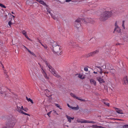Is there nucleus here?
<instances>
[{
  "label": "nucleus",
  "mask_w": 128,
  "mask_h": 128,
  "mask_svg": "<svg viewBox=\"0 0 128 128\" xmlns=\"http://www.w3.org/2000/svg\"><path fill=\"white\" fill-rule=\"evenodd\" d=\"M111 15V12L110 11H105L100 14L99 20L102 21H105Z\"/></svg>",
  "instance_id": "f257e3e1"
},
{
  "label": "nucleus",
  "mask_w": 128,
  "mask_h": 128,
  "mask_svg": "<svg viewBox=\"0 0 128 128\" xmlns=\"http://www.w3.org/2000/svg\"><path fill=\"white\" fill-rule=\"evenodd\" d=\"M52 46L54 52L58 55H61L62 54V52L60 49V47L59 45H56L54 47V45H53Z\"/></svg>",
  "instance_id": "f03ea898"
},
{
  "label": "nucleus",
  "mask_w": 128,
  "mask_h": 128,
  "mask_svg": "<svg viewBox=\"0 0 128 128\" xmlns=\"http://www.w3.org/2000/svg\"><path fill=\"white\" fill-rule=\"evenodd\" d=\"M15 124L14 123L11 121V120H8L6 124L2 128H11L13 127Z\"/></svg>",
  "instance_id": "7ed1b4c3"
},
{
  "label": "nucleus",
  "mask_w": 128,
  "mask_h": 128,
  "mask_svg": "<svg viewBox=\"0 0 128 128\" xmlns=\"http://www.w3.org/2000/svg\"><path fill=\"white\" fill-rule=\"evenodd\" d=\"M82 18H77L75 21L74 23V26L77 28L78 30L81 27V23L82 22Z\"/></svg>",
  "instance_id": "20e7f679"
},
{
  "label": "nucleus",
  "mask_w": 128,
  "mask_h": 128,
  "mask_svg": "<svg viewBox=\"0 0 128 128\" xmlns=\"http://www.w3.org/2000/svg\"><path fill=\"white\" fill-rule=\"evenodd\" d=\"M82 22L85 24H86L88 23H93L94 22V20L91 18H82Z\"/></svg>",
  "instance_id": "39448f33"
},
{
  "label": "nucleus",
  "mask_w": 128,
  "mask_h": 128,
  "mask_svg": "<svg viewBox=\"0 0 128 128\" xmlns=\"http://www.w3.org/2000/svg\"><path fill=\"white\" fill-rule=\"evenodd\" d=\"M15 110L18 112L19 113H22V114H24L25 115H28L29 116H30V115L26 113L23 112L22 110V108L19 106H17L15 108Z\"/></svg>",
  "instance_id": "423d86ee"
},
{
  "label": "nucleus",
  "mask_w": 128,
  "mask_h": 128,
  "mask_svg": "<svg viewBox=\"0 0 128 128\" xmlns=\"http://www.w3.org/2000/svg\"><path fill=\"white\" fill-rule=\"evenodd\" d=\"M68 44L70 47L72 48L74 47L76 44L72 40H70L68 42Z\"/></svg>",
  "instance_id": "0eeeda50"
},
{
  "label": "nucleus",
  "mask_w": 128,
  "mask_h": 128,
  "mask_svg": "<svg viewBox=\"0 0 128 128\" xmlns=\"http://www.w3.org/2000/svg\"><path fill=\"white\" fill-rule=\"evenodd\" d=\"M70 95L74 98H76L79 100H80L81 101H83L84 102H85L86 101V100L84 99H81L80 98H79L78 97H77L74 94H73L72 93H70Z\"/></svg>",
  "instance_id": "6e6552de"
},
{
  "label": "nucleus",
  "mask_w": 128,
  "mask_h": 128,
  "mask_svg": "<svg viewBox=\"0 0 128 128\" xmlns=\"http://www.w3.org/2000/svg\"><path fill=\"white\" fill-rule=\"evenodd\" d=\"M99 52L98 50H96L94 51L90 52L89 53L90 56H94L96 54L98 53Z\"/></svg>",
  "instance_id": "1a4fd4ad"
},
{
  "label": "nucleus",
  "mask_w": 128,
  "mask_h": 128,
  "mask_svg": "<svg viewBox=\"0 0 128 128\" xmlns=\"http://www.w3.org/2000/svg\"><path fill=\"white\" fill-rule=\"evenodd\" d=\"M96 79L100 83H104L105 82V81L101 77H97Z\"/></svg>",
  "instance_id": "9d476101"
},
{
  "label": "nucleus",
  "mask_w": 128,
  "mask_h": 128,
  "mask_svg": "<svg viewBox=\"0 0 128 128\" xmlns=\"http://www.w3.org/2000/svg\"><path fill=\"white\" fill-rule=\"evenodd\" d=\"M124 83L123 84L127 85L128 84V80L127 76H126L124 78Z\"/></svg>",
  "instance_id": "9b49d317"
},
{
  "label": "nucleus",
  "mask_w": 128,
  "mask_h": 128,
  "mask_svg": "<svg viewBox=\"0 0 128 128\" xmlns=\"http://www.w3.org/2000/svg\"><path fill=\"white\" fill-rule=\"evenodd\" d=\"M66 116L68 120V121L70 123L71 122V119L73 120L74 119V117L72 118L70 116H68L67 115H66Z\"/></svg>",
  "instance_id": "f8f14e48"
},
{
  "label": "nucleus",
  "mask_w": 128,
  "mask_h": 128,
  "mask_svg": "<svg viewBox=\"0 0 128 128\" xmlns=\"http://www.w3.org/2000/svg\"><path fill=\"white\" fill-rule=\"evenodd\" d=\"M90 82L91 84H93L94 86L96 84V81L92 78H91L90 80Z\"/></svg>",
  "instance_id": "ddd939ff"
},
{
  "label": "nucleus",
  "mask_w": 128,
  "mask_h": 128,
  "mask_svg": "<svg viewBox=\"0 0 128 128\" xmlns=\"http://www.w3.org/2000/svg\"><path fill=\"white\" fill-rule=\"evenodd\" d=\"M110 65L109 64H106L104 66V69H107L108 70H110L111 68L110 67Z\"/></svg>",
  "instance_id": "4468645a"
},
{
  "label": "nucleus",
  "mask_w": 128,
  "mask_h": 128,
  "mask_svg": "<svg viewBox=\"0 0 128 128\" xmlns=\"http://www.w3.org/2000/svg\"><path fill=\"white\" fill-rule=\"evenodd\" d=\"M123 39L124 41L128 42V34L124 35V36Z\"/></svg>",
  "instance_id": "2eb2a0df"
},
{
  "label": "nucleus",
  "mask_w": 128,
  "mask_h": 128,
  "mask_svg": "<svg viewBox=\"0 0 128 128\" xmlns=\"http://www.w3.org/2000/svg\"><path fill=\"white\" fill-rule=\"evenodd\" d=\"M115 31L117 32L120 33V29L118 27L115 28L114 32Z\"/></svg>",
  "instance_id": "dca6fc26"
},
{
  "label": "nucleus",
  "mask_w": 128,
  "mask_h": 128,
  "mask_svg": "<svg viewBox=\"0 0 128 128\" xmlns=\"http://www.w3.org/2000/svg\"><path fill=\"white\" fill-rule=\"evenodd\" d=\"M77 121L78 122H81V123H86V120H85L81 119V120L78 119Z\"/></svg>",
  "instance_id": "f3484780"
},
{
  "label": "nucleus",
  "mask_w": 128,
  "mask_h": 128,
  "mask_svg": "<svg viewBox=\"0 0 128 128\" xmlns=\"http://www.w3.org/2000/svg\"><path fill=\"white\" fill-rule=\"evenodd\" d=\"M92 127L94 128H104L101 126H98L96 125H93Z\"/></svg>",
  "instance_id": "a211bd4d"
},
{
  "label": "nucleus",
  "mask_w": 128,
  "mask_h": 128,
  "mask_svg": "<svg viewBox=\"0 0 128 128\" xmlns=\"http://www.w3.org/2000/svg\"><path fill=\"white\" fill-rule=\"evenodd\" d=\"M95 67L98 68H99V69L100 70V71H99V72H100V74H101L103 72V71L102 70V68H101L99 66H96Z\"/></svg>",
  "instance_id": "6ab92c4d"
},
{
  "label": "nucleus",
  "mask_w": 128,
  "mask_h": 128,
  "mask_svg": "<svg viewBox=\"0 0 128 128\" xmlns=\"http://www.w3.org/2000/svg\"><path fill=\"white\" fill-rule=\"evenodd\" d=\"M116 112L120 114H123V113L122 112V110H120L119 109L117 108H116Z\"/></svg>",
  "instance_id": "aec40b11"
},
{
  "label": "nucleus",
  "mask_w": 128,
  "mask_h": 128,
  "mask_svg": "<svg viewBox=\"0 0 128 128\" xmlns=\"http://www.w3.org/2000/svg\"><path fill=\"white\" fill-rule=\"evenodd\" d=\"M71 108L73 110H77L79 109V107L78 105H77L76 107H72Z\"/></svg>",
  "instance_id": "412c9836"
},
{
  "label": "nucleus",
  "mask_w": 128,
  "mask_h": 128,
  "mask_svg": "<svg viewBox=\"0 0 128 128\" xmlns=\"http://www.w3.org/2000/svg\"><path fill=\"white\" fill-rule=\"evenodd\" d=\"M26 98L28 101L30 102L32 104H33L34 103V102L32 101V100H31L30 98H28L26 96Z\"/></svg>",
  "instance_id": "4be33fe9"
},
{
  "label": "nucleus",
  "mask_w": 128,
  "mask_h": 128,
  "mask_svg": "<svg viewBox=\"0 0 128 128\" xmlns=\"http://www.w3.org/2000/svg\"><path fill=\"white\" fill-rule=\"evenodd\" d=\"M54 75L57 78H59L60 77V75L56 73L55 71L52 74Z\"/></svg>",
  "instance_id": "5701e85b"
},
{
  "label": "nucleus",
  "mask_w": 128,
  "mask_h": 128,
  "mask_svg": "<svg viewBox=\"0 0 128 128\" xmlns=\"http://www.w3.org/2000/svg\"><path fill=\"white\" fill-rule=\"evenodd\" d=\"M40 4H42L44 6H46V7H48V6L46 4V3H45L42 0L40 3Z\"/></svg>",
  "instance_id": "b1692460"
},
{
  "label": "nucleus",
  "mask_w": 128,
  "mask_h": 128,
  "mask_svg": "<svg viewBox=\"0 0 128 128\" xmlns=\"http://www.w3.org/2000/svg\"><path fill=\"white\" fill-rule=\"evenodd\" d=\"M92 123L94 124H96V122H94L92 121H89V120H86V123Z\"/></svg>",
  "instance_id": "393cba45"
},
{
  "label": "nucleus",
  "mask_w": 128,
  "mask_h": 128,
  "mask_svg": "<svg viewBox=\"0 0 128 128\" xmlns=\"http://www.w3.org/2000/svg\"><path fill=\"white\" fill-rule=\"evenodd\" d=\"M49 70L52 74L55 71L53 68L51 69H50Z\"/></svg>",
  "instance_id": "a878e982"
},
{
  "label": "nucleus",
  "mask_w": 128,
  "mask_h": 128,
  "mask_svg": "<svg viewBox=\"0 0 128 128\" xmlns=\"http://www.w3.org/2000/svg\"><path fill=\"white\" fill-rule=\"evenodd\" d=\"M50 92V91L47 89L45 90H44V92L46 96H47L46 93H48Z\"/></svg>",
  "instance_id": "bb28decb"
},
{
  "label": "nucleus",
  "mask_w": 128,
  "mask_h": 128,
  "mask_svg": "<svg viewBox=\"0 0 128 128\" xmlns=\"http://www.w3.org/2000/svg\"><path fill=\"white\" fill-rule=\"evenodd\" d=\"M16 106H19L21 108H22V109H23V106H22L19 103L17 104Z\"/></svg>",
  "instance_id": "cd10ccee"
},
{
  "label": "nucleus",
  "mask_w": 128,
  "mask_h": 128,
  "mask_svg": "<svg viewBox=\"0 0 128 128\" xmlns=\"http://www.w3.org/2000/svg\"><path fill=\"white\" fill-rule=\"evenodd\" d=\"M43 75L46 79H47L48 80L49 79V77L47 76L46 73H44V74Z\"/></svg>",
  "instance_id": "c85d7f7f"
},
{
  "label": "nucleus",
  "mask_w": 128,
  "mask_h": 128,
  "mask_svg": "<svg viewBox=\"0 0 128 128\" xmlns=\"http://www.w3.org/2000/svg\"><path fill=\"white\" fill-rule=\"evenodd\" d=\"M110 72L112 73V74H114L115 72V70L114 69H110Z\"/></svg>",
  "instance_id": "c756f323"
},
{
  "label": "nucleus",
  "mask_w": 128,
  "mask_h": 128,
  "mask_svg": "<svg viewBox=\"0 0 128 128\" xmlns=\"http://www.w3.org/2000/svg\"><path fill=\"white\" fill-rule=\"evenodd\" d=\"M51 16H52V17L55 20H56L57 19V18L56 16H55L53 15L52 14Z\"/></svg>",
  "instance_id": "7c9ffc66"
},
{
  "label": "nucleus",
  "mask_w": 128,
  "mask_h": 128,
  "mask_svg": "<svg viewBox=\"0 0 128 128\" xmlns=\"http://www.w3.org/2000/svg\"><path fill=\"white\" fill-rule=\"evenodd\" d=\"M22 34L24 35L25 36L26 35V32L24 30H23L22 32Z\"/></svg>",
  "instance_id": "2f4dec72"
},
{
  "label": "nucleus",
  "mask_w": 128,
  "mask_h": 128,
  "mask_svg": "<svg viewBox=\"0 0 128 128\" xmlns=\"http://www.w3.org/2000/svg\"><path fill=\"white\" fill-rule=\"evenodd\" d=\"M85 57L86 58H88L90 57L89 53L85 55Z\"/></svg>",
  "instance_id": "473e14b6"
},
{
  "label": "nucleus",
  "mask_w": 128,
  "mask_h": 128,
  "mask_svg": "<svg viewBox=\"0 0 128 128\" xmlns=\"http://www.w3.org/2000/svg\"><path fill=\"white\" fill-rule=\"evenodd\" d=\"M46 9H47V11L48 12V13L51 15H52V13H51V12L50 11V10L48 9V8H46Z\"/></svg>",
  "instance_id": "72a5a7b5"
},
{
  "label": "nucleus",
  "mask_w": 128,
  "mask_h": 128,
  "mask_svg": "<svg viewBox=\"0 0 128 128\" xmlns=\"http://www.w3.org/2000/svg\"><path fill=\"white\" fill-rule=\"evenodd\" d=\"M0 6L2 8H6V6H5L4 5L1 3H0Z\"/></svg>",
  "instance_id": "f704fd0d"
},
{
  "label": "nucleus",
  "mask_w": 128,
  "mask_h": 128,
  "mask_svg": "<svg viewBox=\"0 0 128 128\" xmlns=\"http://www.w3.org/2000/svg\"><path fill=\"white\" fill-rule=\"evenodd\" d=\"M123 128H128V124H125L123 126Z\"/></svg>",
  "instance_id": "c9c22d12"
},
{
  "label": "nucleus",
  "mask_w": 128,
  "mask_h": 128,
  "mask_svg": "<svg viewBox=\"0 0 128 128\" xmlns=\"http://www.w3.org/2000/svg\"><path fill=\"white\" fill-rule=\"evenodd\" d=\"M115 28H117V27H118V26L117 25V21H116L115 22Z\"/></svg>",
  "instance_id": "e433bc0d"
},
{
  "label": "nucleus",
  "mask_w": 128,
  "mask_h": 128,
  "mask_svg": "<svg viewBox=\"0 0 128 128\" xmlns=\"http://www.w3.org/2000/svg\"><path fill=\"white\" fill-rule=\"evenodd\" d=\"M22 110H23L25 111L26 112L28 110V109L27 108H23V109H22Z\"/></svg>",
  "instance_id": "4c0bfd02"
},
{
  "label": "nucleus",
  "mask_w": 128,
  "mask_h": 128,
  "mask_svg": "<svg viewBox=\"0 0 128 128\" xmlns=\"http://www.w3.org/2000/svg\"><path fill=\"white\" fill-rule=\"evenodd\" d=\"M5 76L6 77V78L8 79V76L7 74H4Z\"/></svg>",
  "instance_id": "58836bf2"
},
{
  "label": "nucleus",
  "mask_w": 128,
  "mask_h": 128,
  "mask_svg": "<svg viewBox=\"0 0 128 128\" xmlns=\"http://www.w3.org/2000/svg\"><path fill=\"white\" fill-rule=\"evenodd\" d=\"M123 44V43L122 42V43H117L116 44L117 45H120L122 44Z\"/></svg>",
  "instance_id": "ea45409f"
},
{
  "label": "nucleus",
  "mask_w": 128,
  "mask_h": 128,
  "mask_svg": "<svg viewBox=\"0 0 128 128\" xmlns=\"http://www.w3.org/2000/svg\"><path fill=\"white\" fill-rule=\"evenodd\" d=\"M4 70V74H7V72H6V70Z\"/></svg>",
  "instance_id": "a19ab883"
},
{
  "label": "nucleus",
  "mask_w": 128,
  "mask_h": 128,
  "mask_svg": "<svg viewBox=\"0 0 128 128\" xmlns=\"http://www.w3.org/2000/svg\"><path fill=\"white\" fill-rule=\"evenodd\" d=\"M8 24L10 26H11V25L12 24V22L10 21L8 22Z\"/></svg>",
  "instance_id": "79ce46f5"
},
{
  "label": "nucleus",
  "mask_w": 128,
  "mask_h": 128,
  "mask_svg": "<svg viewBox=\"0 0 128 128\" xmlns=\"http://www.w3.org/2000/svg\"><path fill=\"white\" fill-rule=\"evenodd\" d=\"M84 70L86 72H87L88 71V69L87 68H84Z\"/></svg>",
  "instance_id": "37998d69"
},
{
  "label": "nucleus",
  "mask_w": 128,
  "mask_h": 128,
  "mask_svg": "<svg viewBox=\"0 0 128 128\" xmlns=\"http://www.w3.org/2000/svg\"><path fill=\"white\" fill-rule=\"evenodd\" d=\"M48 66L50 69H51V68H53L49 64L48 65Z\"/></svg>",
  "instance_id": "c03bdc74"
},
{
  "label": "nucleus",
  "mask_w": 128,
  "mask_h": 128,
  "mask_svg": "<svg viewBox=\"0 0 128 128\" xmlns=\"http://www.w3.org/2000/svg\"><path fill=\"white\" fill-rule=\"evenodd\" d=\"M51 111H50L49 112H48V113L47 114L48 116L49 117H50V114H51Z\"/></svg>",
  "instance_id": "a18cd8bd"
},
{
  "label": "nucleus",
  "mask_w": 128,
  "mask_h": 128,
  "mask_svg": "<svg viewBox=\"0 0 128 128\" xmlns=\"http://www.w3.org/2000/svg\"><path fill=\"white\" fill-rule=\"evenodd\" d=\"M5 93V91H4L3 92L0 91V93L1 94H3Z\"/></svg>",
  "instance_id": "49530a36"
},
{
  "label": "nucleus",
  "mask_w": 128,
  "mask_h": 128,
  "mask_svg": "<svg viewBox=\"0 0 128 128\" xmlns=\"http://www.w3.org/2000/svg\"><path fill=\"white\" fill-rule=\"evenodd\" d=\"M31 54L32 55L35 56V57H36V55L34 53L32 52V53H31Z\"/></svg>",
  "instance_id": "de8ad7c7"
},
{
  "label": "nucleus",
  "mask_w": 128,
  "mask_h": 128,
  "mask_svg": "<svg viewBox=\"0 0 128 128\" xmlns=\"http://www.w3.org/2000/svg\"><path fill=\"white\" fill-rule=\"evenodd\" d=\"M26 38L28 40H30V39L27 36V35H26L25 36Z\"/></svg>",
  "instance_id": "09e8293b"
},
{
  "label": "nucleus",
  "mask_w": 128,
  "mask_h": 128,
  "mask_svg": "<svg viewBox=\"0 0 128 128\" xmlns=\"http://www.w3.org/2000/svg\"><path fill=\"white\" fill-rule=\"evenodd\" d=\"M42 72L43 74H44V73H46V72H45V71L44 70L42 69Z\"/></svg>",
  "instance_id": "8fccbe9b"
},
{
  "label": "nucleus",
  "mask_w": 128,
  "mask_h": 128,
  "mask_svg": "<svg viewBox=\"0 0 128 128\" xmlns=\"http://www.w3.org/2000/svg\"><path fill=\"white\" fill-rule=\"evenodd\" d=\"M82 76L81 75H79L78 76V77L80 78H82V79H83L84 78H82Z\"/></svg>",
  "instance_id": "3c124183"
},
{
  "label": "nucleus",
  "mask_w": 128,
  "mask_h": 128,
  "mask_svg": "<svg viewBox=\"0 0 128 128\" xmlns=\"http://www.w3.org/2000/svg\"><path fill=\"white\" fill-rule=\"evenodd\" d=\"M55 105L58 108H59L60 107V106L58 104H56Z\"/></svg>",
  "instance_id": "603ef678"
},
{
  "label": "nucleus",
  "mask_w": 128,
  "mask_h": 128,
  "mask_svg": "<svg viewBox=\"0 0 128 128\" xmlns=\"http://www.w3.org/2000/svg\"><path fill=\"white\" fill-rule=\"evenodd\" d=\"M103 72L105 74L106 73L107 74H108V72H106V71L105 72H104V70H103Z\"/></svg>",
  "instance_id": "864d4df0"
},
{
  "label": "nucleus",
  "mask_w": 128,
  "mask_h": 128,
  "mask_svg": "<svg viewBox=\"0 0 128 128\" xmlns=\"http://www.w3.org/2000/svg\"><path fill=\"white\" fill-rule=\"evenodd\" d=\"M26 49L28 51V52H31L30 51V50L28 48H26Z\"/></svg>",
  "instance_id": "5fc2aeb1"
},
{
  "label": "nucleus",
  "mask_w": 128,
  "mask_h": 128,
  "mask_svg": "<svg viewBox=\"0 0 128 128\" xmlns=\"http://www.w3.org/2000/svg\"><path fill=\"white\" fill-rule=\"evenodd\" d=\"M67 105L68 107L71 108V107H72V106H70L68 104H67Z\"/></svg>",
  "instance_id": "6e6d98bb"
},
{
  "label": "nucleus",
  "mask_w": 128,
  "mask_h": 128,
  "mask_svg": "<svg viewBox=\"0 0 128 128\" xmlns=\"http://www.w3.org/2000/svg\"><path fill=\"white\" fill-rule=\"evenodd\" d=\"M72 0H66V2H69L71 1Z\"/></svg>",
  "instance_id": "4d7b16f0"
},
{
  "label": "nucleus",
  "mask_w": 128,
  "mask_h": 128,
  "mask_svg": "<svg viewBox=\"0 0 128 128\" xmlns=\"http://www.w3.org/2000/svg\"><path fill=\"white\" fill-rule=\"evenodd\" d=\"M38 2L40 3L42 0H36Z\"/></svg>",
  "instance_id": "13d9d810"
},
{
  "label": "nucleus",
  "mask_w": 128,
  "mask_h": 128,
  "mask_svg": "<svg viewBox=\"0 0 128 128\" xmlns=\"http://www.w3.org/2000/svg\"><path fill=\"white\" fill-rule=\"evenodd\" d=\"M122 26L123 27L124 29H125V27L124 26V24H122Z\"/></svg>",
  "instance_id": "bf43d9fd"
},
{
  "label": "nucleus",
  "mask_w": 128,
  "mask_h": 128,
  "mask_svg": "<svg viewBox=\"0 0 128 128\" xmlns=\"http://www.w3.org/2000/svg\"><path fill=\"white\" fill-rule=\"evenodd\" d=\"M42 60L45 62H46V60L44 59H42Z\"/></svg>",
  "instance_id": "052dcab7"
},
{
  "label": "nucleus",
  "mask_w": 128,
  "mask_h": 128,
  "mask_svg": "<svg viewBox=\"0 0 128 128\" xmlns=\"http://www.w3.org/2000/svg\"><path fill=\"white\" fill-rule=\"evenodd\" d=\"M49 82L52 85V82H50V81H49Z\"/></svg>",
  "instance_id": "680f3d73"
},
{
  "label": "nucleus",
  "mask_w": 128,
  "mask_h": 128,
  "mask_svg": "<svg viewBox=\"0 0 128 128\" xmlns=\"http://www.w3.org/2000/svg\"><path fill=\"white\" fill-rule=\"evenodd\" d=\"M42 45L45 48H47V46H44L43 45Z\"/></svg>",
  "instance_id": "e2e57ef3"
},
{
  "label": "nucleus",
  "mask_w": 128,
  "mask_h": 128,
  "mask_svg": "<svg viewBox=\"0 0 128 128\" xmlns=\"http://www.w3.org/2000/svg\"><path fill=\"white\" fill-rule=\"evenodd\" d=\"M124 20H123L122 22V24H124Z\"/></svg>",
  "instance_id": "0e129e2a"
},
{
  "label": "nucleus",
  "mask_w": 128,
  "mask_h": 128,
  "mask_svg": "<svg viewBox=\"0 0 128 128\" xmlns=\"http://www.w3.org/2000/svg\"><path fill=\"white\" fill-rule=\"evenodd\" d=\"M93 73L94 74H97V72H93Z\"/></svg>",
  "instance_id": "69168bd1"
},
{
  "label": "nucleus",
  "mask_w": 128,
  "mask_h": 128,
  "mask_svg": "<svg viewBox=\"0 0 128 128\" xmlns=\"http://www.w3.org/2000/svg\"><path fill=\"white\" fill-rule=\"evenodd\" d=\"M106 105L107 106H109V103L106 104Z\"/></svg>",
  "instance_id": "338daca9"
},
{
  "label": "nucleus",
  "mask_w": 128,
  "mask_h": 128,
  "mask_svg": "<svg viewBox=\"0 0 128 128\" xmlns=\"http://www.w3.org/2000/svg\"><path fill=\"white\" fill-rule=\"evenodd\" d=\"M47 66H48L49 65V64L47 63L46 64Z\"/></svg>",
  "instance_id": "774afa93"
}]
</instances>
